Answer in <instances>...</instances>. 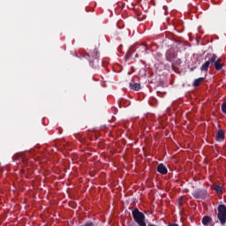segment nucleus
<instances>
[{"mask_svg":"<svg viewBox=\"0 0 226 226\" xmlns=\"http://www.w3.org/2000/svg\"><path fill=\"white\" fill-rule=\"evenodd\" d=\"M132 216L134 218V221L139 225V226H147V223L145 222L146 216L145 215L140 212L138 208H135L132 211Z\"/></svg>","mask_w":226,"mask_h":226,"instance_id":"obj_1","label":"nucleus"},{"mask_svg":"<svg viewBox=\"0 0 226 226\" xmlns=\"http://www.w3.org/2000/svg\"><path fill=\"white\" fill-rule=\"evenodd\" d=\"M217 218H219V221L222 225L226 223V206L224 205H219L217 207Z\"/></svg>","mask_w":226,"mask_h":226,"instance_id":"obj_2","label":"nucleus"},{"mask_svg":"<svg viewBox=\"0 0 226 226\" xmlns=\"http://www.w3.org/2000/svg\"><path fill=\"white\" fill-rule=\"evenodd\" d=\"M192 197L198 200H206L207 198V191L205 189H196L192 192Z\"/></svg>","mask_w":226,"mask_h":226,"instance_id":"obj_3","label":"nucleus"},{"mask_svg":"<svg viewBox=\"0 0 226 226\" xmlns=\"http://www.w3.org/2000/svg\"><path fill=\"white\" fill-rule=\"evenodd\" d=\"M215 59H217V56L216 55H212L210 56V57H208V61L205 62V64H203V65H201V72H207L209 66H212L214 64V63L215 62Z\"/></svg>","mask_w":226,"mask_h":226,"instance_id":"obj_4","label":"nucleus"},{"mask_svg":"<svg viewBox=\"0 0 226 226\" xmlns=\"http://www.w3.org/2000/svg\"><path fill=\"white\" fill-rule=\"evenodd\" d=\"M89 56H92L94 58L93 62H92V65L94 68H97L99 67V57H100V53L98 51V49H94L93 52H90L88 54Z\"/></svg>","mask_w":226,"mask_h":226,"instance_id":"obj_5","label":"nucleus"},{"mask_svg":"<svg viewBox=\"0 0 226 226\" xmlns=\"http://www.w3.org/2000/svg\"><path fill=\"white\" fill-rule=\"evenodd\" d=\"M177 57V54L173 49L166 51V61L173 63V60Z\"/></svg>","mask_w":226,"mask_h":226,"instance_id":"obj_6","label":"nucleus"},{"mask_svg":"<svg viewBox=\"0 0 226 226\" xmlns=\"http://www.w3.org/2000/svg\"><path fill=\"white\" fill-rule=\"evenodd\" d=\"M225 139V132L223 130L217 131V135L215 136V141L223 142Z\"/></svg>","mask_w":226,"mask_h":226,"instance_id":"obj_7","label":"nucleus"},{"mask_svg":"<svg viewBox=\"0 0 226 226\" xmlns=\"http://www.w3.org/2000/svg\"><path fill=\"white\" fill-rule=\"evenodd\" d=\"M157 172L166 175L168 173V169L163 163H159V165H157Z\"/></svg>","mask_w":226,"mask_h":226,"instance_id":"obj_8","label":"nucleus"},{"mask_svg":"<svg viewBox=\"0 0 226 226\" xmlns=\"http://www.w3.org/2000/svg\"><path fill=\"white\" fill-rule=\"evenodd\" d=\"M224 64H222V59L218 58L215 59V62H214V67H215V70L221 71L223 68Z\"/></svg>","mask_w":226,"mask_h":226,"instance_id":"obj_9","label":"nucleus"},{"mask_svg":"<svg viewBox=\"0 0 226 226\" xmlns=\"http://www.w3.org/2000/svg\"><path fill=\"white\" fill-rule=\"evenodd\" d=\"M212 222H213V219L208 215H205L203 217V220H201V222H203V225L205 226H207Z\"/></svg>","mask_w":226,"mask_h":226,"instance_id":"obj_10","label":"nucleus"},{"mask_svg":"<svg viewBox=\"0 0 226 226\" xmlns=\"http://www.w3.org/2000/svg\"><path fill=\"white\" fill-rule=\"evenodd\" d=\"M130 87L132 90L139 91L141 88V86L139 83H130Z\"/></svg>","mask_w":226,"mask_h":226,"instance_id":"obj_11","label":"nucleus"},{"mask_svg":"<svg viewBox=\"0 0 226 226\" xmlns=\"http://www.w3.org/2000/svg\"><path fill=\"white\" fill-rule=\"evenodd\" d=\"M212 190H214L217 193H222V187L218 185H212Z\"/></svg>","mask_w":226,"mask_h":226,"instance_id":"obj_12","label":"nucleus"},{"mask_svg":"<svg viewBox=\"0 0 226 226\" xmlns=\"http://www.w3.org/2000/svg\"><path fill=\"white\" fill-rule=\"evenodd\" d=\"M204 78H200V79H194V83H192V86H194L195 87H200V83L204 81Z\"/></svg>","mask_w":226,"mask_h":226,"instance_id":"obj_13","label":"nucleus"},{"mask_svg":"<svg viewBox=\"0 0 226 226\" xmlns=\"http://www.w3.org/2000/svg\"><path fill=\"white\" fill-rule=\"evenodd\" d=\"M181 64H182L181 59H177V61H175V63L174 62L171 63V68L174 69V68H176V66L181 65Z\"/></svg>","mask_w":226,"mask_h":226,"instance_id":"obj_14","label":"nucleus"},{"mask_svg":"<svg viewBox=\"0 0 226 226\" xmlns=\"http://www.w3.org/2000/svg\"><path fill=\"white\" fill-rule=\"evenodd\" d=\"M221 110L223 114L226 115V102H224L222 105H221Z\"/></svg>","mask_w":226,"mask_h":226,"instance_id":"obj_15","label":"nucleus"},{"mask_svg":"<svg viewBox=\"0 0 226 226\" xmlns=\"http://www.w3.org/2000/svg\"><path fill=\"white\" fill-rule=\"evenodd\" d=\"M148 49H148L146 45H144V46H143V49H142L141 50H139V53H145V52H147Z\"/></svg>","mask_w":226,"mask_h":226,"instance_id":"obj_16","label":"nucleus"},{"mask_svg":"<svg viewBox=\"0 0 226 226\" xmlns=\"http://www.w3.org/2000/svg\"><path fill=\"white\" fill-rule=\"evenodd\" d=\"M85 226H95L92 222H87Z\"/></svg>","mask_w":226,"mask_h":226,"instance_id":"obj_17","label":"nucleus"},{"mask_svg":"<svg viewBox=\"0 0 226 226\" xmlns=\"http://www.w3.org/2000/svg\"><path fill=\"white\" fill-rule=\"evenodd\" d=\"M168 226H179V225L177 224V223H171V224H170V225H168Z\"/></svg>","mask_w":226,"mask_h":226,"instance_id":"obj_18","label":"nucleus"},{"mask_svg":"<svg viewBox=\"0 0 226 226\" xmlns=\"http://www.w3.org/2000/svg\"><path fill=\"white\" fill-rule=\"evenodd\" d=\"M148 226H156V225H154V224H151V223H150V224H148Z\"/></svg>","mask_w":226,"mask_h":226,"instance_id":"obj_19","label":"nucleus"},{"mask_svg":"<svg viewBox=\"0 0 226 226\" xmlns=\"http://www.w3.org/2000/svg\"><path fill=\"white\" fill-rule=\"evenodd\" d=\"M135 57H136V58L139 57V55L137 54V55L135 56Z\"/></svg>","mask_w":226,"mask_h":226,"instance_id":"obj_20","label":"nucleus"}]
</instances>
